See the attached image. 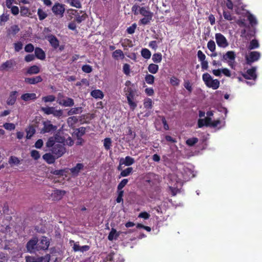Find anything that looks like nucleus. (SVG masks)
Instances as JSON below:
<instances>
[{
	"label": "nucleus",
	"mask_w": 262,
	"mask_h": 262,
	"mask_svg": "<svg viewBox=\"0 0 262 262\" xmlns=\"http://www.w3.org/2000/svg\"><path fill=\"white\" fill-rule=\"evenodd\" d=\"M82 70L86 73H90L92 71V68L89 64H85L82 67Z\"/></svg>",
	"instance_id": "obj_62"
},
{
	"label": "nucleus",
	"mask_w": 262,
	"mask_h": 262,
	"mask_svg": "<svg viewBox=\"0 0 262 262\" xmlns=\"http://www.w3.org/2000/svg\"><path fill=\"white\" fill-rule=\"evenodd\" d=\"M16 61L14 59H10L3 63L0 67L1 71H11L16 66Z\"/></svg>",
	"instance_id": "obj_12"
},
{
	"label": "nucleus",
	"mask_w": 262,
	"mask_h": 262,
	"mask_svg": "<svg viewBox=\"0 0 262 262\" xmlns=\"http://www.w3.org/2000/svg\"><path fill=\"white\" fill-rule=\"evenodd\" d=\"M190 169L188 168H184L181 172L182 178L184 181H188L191 178L194 177V175Z\"/></svg>",
	"instance_id": "obj_14"
},
{
	"label": "nucleus",
	"mask_w": 262,
	"mask_h": 262,
	"mask_svg": "<svg viewBox=\"0 0 262 262\" xmlns=\"http://www.w3.org/2000/svg\"><path fill=\"white\" fill-rule=\"evenodd\" d=\"M74 105V100L70 97H66L65 99H64L63 101L62 102V104H61V106H64V107H71L73 106Z\"/></svg>",
	"instance_id": "obj_26"
},
{
	"label": "nucleus",
	"mask_w": 262,
	"mask_h": 262,
	"mask_svg": "<svg viewBox=\"0 0 262 262\" xmlns=\"http://www.w3.org/2000/svg\"><path fill=\"white\" fill-rule=\"evenodd\" d=\"M86 132V128L84 127H80L76 128L75 130V134L76 136L77 139H79L80 137L83 136Z\"/></svg>",
	"instance_id": "obj_29"
},
{
	"label": "nucleus",
	"mask_w": 262,
	"mask_h": 262,
	"mask_svg": "<svg viewBox=\"0 0 262 262\" xmlns=\"http://www.w3.org/2000/svg\"><path fill=\"white\" fill-rule=\"evenodd\" d=\"M153 16H146L140 19L139 24L143 25H146L148 24L151 20Z\"/></svg>",
	"instance_id": "obj_43"
},
{
	"label": "nucleus",
	"mask_w": 262,
	"mask_h": 262,
	"mask_svg": "<svg viewBox=\"0 0 262 262\" xmlns=\"http://www.w3.org/2000/svg\"><path fill=\"white\" fill-rule=\"evenodd\" d=\"M35 56L38 59L44 60L46 58V54L43 50L39 48L36 47L35 48Z\"/></svg>",
	"instance_id": "obj_22"
},
{
	"label": "nucleus",
	"mask_w": 262,
	"mask_h": 262,
	"mask_svg": "<svg viewBox=\"0 0 262 262\" xmlns=\"http://www.w3.org/2000/svg\"><path fill=\"white\" fill-rule=\"evenodd\" d=\"M208 49L212 52L215 50L216 46L214 41L213 40H210L207 43Z\"/></svg>",
	"instance_id": "obj_50"
},
{
	"label": "nucleus",
	"mask_w": 262,
	"mask_h": 262,
	"mask_svg": "<svg viewBox=\"0 0 262 262\" xmlns=\"http://www.w3.org/2000/svg\"><path fill=\"white\" fill-rule=\"evenodd\" d=\"M42 81V77L40 76H37L31 78H26L25 82L30 84H35Z\"/></svg>",
	"instance_id": "obj_20"
},
{
	"label": "nucleus",
	"mask_w": 262,
	"mask_h": 262,
	"mask_svg": "<svg viewBox=\"0 0 262 262\" xmlns=\"http://www.w3.org/2000/svg\"><path fill=\"white\" fill-rule=\"evenodd\" d=\"M71 11L73 12L72 14L75 16L74 21L78 24L81 23L88 17L86 13L83 12L82 11L78 12V10L73 9H72Z\"/></svg>",
	"instance_id": "obj_9"
},
{
	"label": "nucleus",
	"mask_w": 262,
	"mask_h": 262,
	"mask_svg": "<svg viewBox=\"0 0 262 262\" xmlns=\"http://www.w3.org/2000/svg\"><path fill=\"white\" fill-rule=\"evenodd\" d=\"M141 54L146 59H149L151 55L150 51L146 48H143L141 50Z\"/></svg>",
	"instance_id": "obj_37"
},
{
	"label": "nucleus",
	"mask_w": 262,
	"mask_h": 262,
	"mask_svg": "<svg viewBox=\"0 0 262 262\" xmlns=\"http://www.w3.org/2000/svg\"><path fill=\"white\" fill-rule=\"evenodd\" d=\"M236 58V54L233 51H230L226 52L223 56V59L227 61L228 65L232 68H234V62Z\"/></svg>",
	"instance_id": "obj_6"
},
{
	"label": "nucleus",
	"mask_w": 262,
	"mask_h": 262,
	"mask_svg": "<svg viewBox=\"0 0 262 262\" xmlns=\"http://www.w3.org/2000/svg\"><path fill=\"white\" fill-rule=\"evenodd\" d=\"M36 95L35 93H25L21 96V99L25 101L34 100L36 99Z\"/></svg>",
	"instance_id": "obj_24"
},
{
	"label": "nucleus",
	"mask_w": 262,
	"mask_h": 262,
	"mask_svg": "<svg viewBox=\"0 0 262 262\" xmlns=\"http://www.w3.org/2000/svg\"><path fill=\"white\" fill-rule=\"evenodd\" d=\"M183 85L189 93L192 92V84L188 80H184Z\"/></svg>",
	"instance_id": "obj_41"
},
{
	"label": "nucleus",
	"mask_w": 262,
	"mask_h": 262,
	"mask_svg": "<svg viewBox=\"0 0 262 262\" xmlns=\"http://www.w3.org/2000/svg\"><path fill=\"white\" fill-rule=\"evenodd\" d=\"M66 96L63 93H59L57 94V102L61 105L64 99L66 98Z\"/></svg>",
	"instance_id": "obj_54"
},
{
	"label": "nucleus",
	"mask_w": 262,
	"mask_h": 262,
	"mask_svg": "<svg viewBox=\"0 0 262 262\" xmlns=\"http://www.w3.org/2000/svg\"><path fill=\"white\" fill-rule=\"evenodd\" d=\"M47 39L52 47L54 49H56L59 47V41L55 35L52 34L49 35L47 36Z\"/></svg>",
	"instance_id": "obj_15"
},
{
	"label": "nucleus",
	"mask_w": 262,
	"mask_h": 262,
	"mask_svg": "<svg viewBox=\"0 0 262 262\" xmlns=\"http://www.w3.org/2000/svg\"><path fill=\"white\" fill-rule=\"evenodd\" d=\"M42 158L49 164H53L57 159L51 152L46 153L42 156Z\"/></svg>",
	"instance_id": "obj_18"
},
{
	"label": "nucleus",
	"mask_w": 262,
	"mask_h": 262,
	"mask_svg": "<svg viewBox=\"0 0 262 262\" xmlns=\"http://www.w3.org/2000/svg\"><path fill=\"white\" fill-rule=\"evenodd\" d=\"M55 142V138L53 137H51L48 139L47 142L46 143V146L48 148H53L56 144Z\"/></svg>",
	"instance_id": "obj_35"
},
{
	"label": "nucleus",
	"mask_w": 262,
	"mask_h": 262,
	"mask_svg": "<svg viewBox=\"0 0 262 262\" xmlns=\"http://www.w3.org/2000/svg\"><path fill=\"white\" fill-rule=\"evenodd\" d=\"M50 151L57 159H58L65 154L66 149L64 145L57 143L54 146V148H51Z\"/></svg>",
	"instance_id": "obj_4"
},
{
	"label": "nucleus",
	"mask_w": 262,
	"mask_h": 262,
	"mask_svg": "<svg viewBox=\"0 0 262 262\" xmlns=\"http://www.w3.org/2000/svg\"><path fill=\"white\" fill-rule=\"evenodd\" d=\"M31 156L34 160H37L40 158V155L38 151L34 149L31 151Z\"/></svg>",
	"instance_id": "obj_61"
},
{
	"label": "nucleus",
	"mask_w": 262,
	"mask_h": 262,
	"mask_svg": "<svg viewBox=\"0 0 262 262\" xmlns=\"http://www.w3.org/2000/svg\"><path fill=\"white\" fill-rule=\"evenodd\" d=\"M128 182V180L127 179H123L118 185L117 189H122L125 187V186L127 184Z\"/></svg>",
	"instance_id": "obj_57"
},
{
	"label": "nucleus",
	"mask_w": 262,
	"mask_h": 262,
	"mask_svg": "<svg viewBox=\"0 0 262 262\" xmlns=\"http://www.w3.org/2000/svg\"><path fill=\"white\" fill-rule=\"evenodd\" d=\"M202 79L208 88H212L213 90H216L220 86V81L217 79H213L211 75L208 73L203 74Z\"/></svg>",
	"instance_id": "obj_2"
},
{
	"label": "nucleus",
	"mask_w": 262,
	"mask_h": 262,
	"mask_svg": "<svg viewBox=\"0 0 262 262\" xmlns=\"http://www.w3.org/2000/svg\"><path fill=\"white\" fill-rule=\"evenodd\" d=\"M42 124L43 127L40 129V134L48 133L55 131L57 129V126L51 124L50 121H43Z\"/></svg>",
	"instance_id": "obj_8"
},
{
	"label": "nucleus",
	"mask_w": 262,
	"mask_h": 262,
	"mask_svg": "<svg viewBox=\"0 0 262 262\" xmlns=\"http://www.w3.org/2000/svg\"><path fill=\"white\" fill-rule=\"evenodd\" d=\"M16 100V92H12L8 98L7 103L8 105H13L15 103Z\"/></svg>",
	"instance_id": "obj_28"
},
{
	"label": "nucleus",
	"mask_w": 262,
	"mask_h": 262,
	"mask_svg": "<svg viewBox=\"0 0 262 262\" xmlns=\"http://www.w3.org/2000/svg\"><path fill=\"white\" fill-rule=\"evenodd\" d=\"M146 82L149 84H152L155 81V77L151 74H147L145 77Z\"/></svg>",
	"instance_id": "obj_47"
},
{
	"label": "nucleus",
	"mask_w": 262,
	"mask_h": 262,
	"mask_svg": "<svg viewBox=\"0 0 262 262\" xmlns=\"http://www.w3.org/2000/svg\"><path fill=\"white\" fill-rule=\"evenodd\" d=\"M215 40L217 46L220 47L225 48L228 46V42L226 37L221 33H216Z\"/></svg>",
	"instance_id": "obj_10"
},
{
	"label": "nucleus",
	"mask_w": 262,
	"mask_h": 262,
	"mask_svg": "<svg viewBox=\"0 0 262 262\" xmlns=\"http://www.w3.org/2000/svg\"><path fill=\"white\" fill-rule=\"evenodd\" d=\"M140 14L143 16H153L154 14L151 11L146 10L145 7H142L140 8L139 10Z\"/></svg>",
	"instance_id": "obj_32"
},
{
	"label": "nucleus",
	"mask_w": 262,
	"mask_h": 262,
	"mask_svg": "<svg viewBox=\"0 0 262 262\" xmlns=\"http://www.w3.org/2000/svg\"><path fill=\"white\" fill-rule=\"evenodd\" d=\"M82 112V108L81 107H74L71 108L67 113L68 116H72L75 114H79Z\"/></svg>",
	"instance_id": "obj_31"
},
{
	"label": "nucleus",
	"mask_w": 262,
	"mask_h": 262,
	"mask_svg": "<svg viewBox=\"0 0 262 262\" xmlns=\"http://www.w3.org/2000/svg\"><path fill=\"white\" fill-rule=\"evenodd\" d=\"M39 72V68L36 65H33L32 66L30 67L29 68H28L27 70V74L30 75L36 74H38Z\"/></svg>",
	"instance_id": "obj_27"
},
{
	"label": "nucleus",
	"mask_w": 262,
	"mask_h": 262,
	"mask_svg": "<svg viewBox=\"0 0 262 262\" xmlns=\"http://www.w3.org/2000/svg\"><path fill=\"white\" fill-rule=\"evenodd\" d=\"M42 99L45 102H52L55 100V97L54 95H50L43 97Z\"/></svg>",
	"instance_id": "obj_52"
},
{
	"label": "nucleus",
	"mask_w": 262,
	"mask_h": 262,
	"mask_svg": "<svg viewBox=\"0 0 262 262\" xmlns=\"http://www.w3.org/2000/svg\"><path fill=\"white\" fill-rule=\"evenodd\" d=\"M198 139L196 137L189 138L186 141V143L189 146H192L198 142Z\"/></svg>",
	"instance_id": "obj_48"
},
{
	"label": "nucleus",
	"mask_w": 262,
	"mask_h": 262,
	"mask_svg": "<svg viewBox=\"0 0 262 262\" xmlns=\"http://www.w3.org/2000/svg\"><path fill=\"white\" fill-rule=\"evenodd\" d=\"M256 70V67H253L252 68L248 69L246 73L242 74V76L246 79L255 80L257 78Z\"/></svg>",
	"instance_id": "obj_13"
},
{
	"label": "nucleus",
	"mask_w": 262,
	"mask_h": 262,
	"mask_svg": "<svg viewBox=\"0 0 262 262\" xmlns=\"http://www.w3.org/2000/svg\"><path fill=\"white\" fill-rule=\"evenodd\" d=\"M37 14L40 20H42L45 19L48 15L47 13L43 11L41 9L39 8L37 10Z\"/></svg>",
	"instance_id": "obj_46"
},
{
	"label": "nucleus",
	"mask_w": 262,
	"mask_h": 262,
	"mask_svg": "<svg viewBox=\"0 0 262 262\" xmlns=\"http://www.w3.org/2000/svg\"><path fill=\"white\" fill-rule=\"evenodd\" d=\"M104 147L106 150H108L112 146V140L110 138H106L104 139Z\"/></svg>",
	"instance_id": "obj_49"
},
{
	"label": "nucleus",
	"mask_w": 262,
	"mask_h": 262,
	"mask_svg": "<svg viewBox=\"0 0 262 262\" xmlns=\"http://www.w3.org/2000/svg\"><path fill=\"white\" fill-rule=\"evenodd\" d=\"M50 245V242L45 236H42L40 240L37 243L36 245V250H45L48 249Z\"/></svg>",
	"instance_id": "obj_11"
},
{
	"label": "nucleus",
	"mask_w": 262,
	"mask_h": 262,
	"mask_svg": "<svg viewBox=\"0 0 262 262\" xmlns=\"http://www.w3.org/2000/svg\"><path fill=\"white\" fill-rule=\"evenodd\" d=\"M145 108H151L152 107V101L150 98H146L143 103Z\"/></svg>",
	"instance_id": "obj_51"
},
{
	"label": "nucleus",
	"mask_w": 262,
	"mask_h": 262,
	"mask_svg": "<svg viewBox=\"0 0 262 262\" xmlns=\"http://www.w3.org/2000/svg\"><path fill=\"white\" fill-rule=\"evenodd\" d=\"M224 18L227 20H232L234 19V16H232L231 12L227 10H224L223 13Z\"/></svg>",
	"instance_id": "obj_45"
},
{
	"label": "nucleus",
	"mask_w": 262,
	"mask_h": 262,
	"mask_svg": "<svg viewBox=\"0 0 262 262\" xmlns=\"http://www.w3.org/2000/svg\"><path fill=\"white\" fill-rule=\"evenodd\" d=\"M91 96L95 98L102 99L104 95L103 92L100 90H93L91 93Z\"/></svg>",
	"instance_id": "obj_30"
},
{
	"label": "nucleus",
	"mask_w": 262,
	"mask_h": 262,
	"mask_svg": "<svg viewBox=\"0 0 262 262\" xmlns=\"http://www.w3.org/2000/svg\"><path fill=\"white\" fill-rule=\"evenodd\" d=\"M40 122L38 121L37 119L33 120L32 122L26 128L25 132L26 133V138L27 139H31L35 134L36 130H40L39 127Z\"/></svg>",
	"instance_id": "obj_3"
},
{
	"label": "nucleus",
	"mask_w": 262,
	"mask_h": 262,
	"mask_svg": "<svg viewBox=\"0 0 262 262\" xmlns=\"http://www.w3.org/2000/svg\"><path fill=\"white\" fill-rule=\"evenodd\" d=\"M197 55L199 61H200L201 62L206 60V55L203 53V52L202 51L199 50L197 53Z\"/></svg>",
	"instance_id": "obj_64"
},
{
	"label": "nucleus",
	"mask_w": 262,
	"mask_h": 262,
	"mask_svg": "<svg viewBox=\"0 0 262 262\" xmlns=\"http://www.w3.org/2000/svg\"><path fill=\"white\" fill-rule=\"evenodd\" d=\"M152 60L155 63H160L162 60V55L161 53H157L153 54Z\"/></svg>",
	"instance_id": "obj_38"
},
{
	"label": "nucleus",
	"mask_w": 262,
	"mask_h": 262,
	"mask_svg": "<svg viewBox=\"0 0 262 262\" xmlns=\"http://www.w3.org/2000/svg\"><path fill=\"white\" fill-rule=\"evenodd\" d=\"M78 121V119L77 116H71L68 118V123L69 124L73 125L77 123Z\"/></svg>",
	"instance_id": "obj_55"
},
{
	"label": "nucleus",
	"mask_w": 262,
	"mask_h": 262,
	"mask_svg": "<svg viewBox=\"0 0 262 262\" xmlns=\"http://www.w3.org/2000/svg\"><path fill=\"white\" fill-rule=\"evenodd\" d=\"M9 15L7 13H4L0 16V25H3L8 20Z\"/></svg>",
	"instance_id": "obj_58"
},
{
	"label": "nucleus",
	"mask_w": 262,
	"mask_h": 262,
	"mask_svg": "<svg viewBox=\"0 0 262 262\" xmlns=\"http://www.w3.org/2000/svg\"><path fill=\"white\" fill-rule=\"evenodd\" d=\"M180 83V80L174 76L170 78V83L173 86H178Z\"/></svg>",
	"instance_id": "obj_42"
},
{
	"label": "nucleus",
	"mask_w": 262,
	"mask_h": 262,
	"mask_svg": "<svg viewBox=\"0 0 262 262\" xmlns=\"http://www.w3.org/2000/svg\"><path fill=\"white\" fill-rule=\"evenodd\" d=\"M67 2L73 7L77 8H81L82 6L79 0H67Z\"/></svg>",
	"instance_id": "obj_40"
},
{
	"label": "nucleus",
	"mask_w": 262,
	"mask_h": 262,
	"mask_svg": "<svg viewBox=\"0 0 262 262\" xmlns=\"http://www.w3.org/2000/svg\"><path fill=\"white\" fill-rule=\"evenodd\" d=\"M119 235L120 232H118L115 229L112 228L108 235L107 238L109 241H112L114 239H117Z\"/></svg>",
	"instance_id": "obj_25"
},
{
	"label": "nucleus",
	"mask_w": 262,
	"mask_h": 262,
	"mask_svg": "<svg viewBox=\"0 0 262 262\" xmlns=\"http://www.w3.org/2000/svg\"><path fill=\"white\" fill-rule=\"evenodd\" d=\"M137 28V25L136 23H134L132 26L129 27L126 29V32L129 34H133L134 33L135 30Z\"/></svg>",
	"instance_id": "obj_59"
},
{
	"label": "nucleus",
	"mask_w": 262,
	"mask_h": 262,
	"mask_svg": "<svg viewBox=\"0 0 262 262\" xmlns=\"http://www.w3.org/2000/svg\"><path fill=\"white\" fill-rule=\"evenodd\" d=\"M66 193V191L65 190L56 189L52 194V196L54 200L59 201L62 199Z\"/></svg>",
	"instance_id": "obj_17"
},
{
	"label": "nucleus",
	"mask_w": 262,
	"mask_h": 262,
	"mask_svg": "<svg viewBox=\"0 0 262 262\" xmlns=\"http://www.w3.org/2000/svg\"><path fill=\"white\" fill-rule=\"evenodd\" d=\"M112 57L116 60L119 59H123L125 57L123 51L120 49H118L114 51L112 53Z\"/></svg>",
	"instance_id": "obj_23"
},
{
	"label": "nucleus",
	"mask_w": 262,
	"mask_h": 262,
	"mask_svg": "<svg viewBox=\"0 0 262 262\" xmlns=\"http://www.w3.org/2000/svg\"><path fill=\"white\" fill-rule=\"evenodd\" d=\"M133 168L127 167V168L125 169L124 170H123L121 171L120 176L119 177V178H121V177H125L129 176L132 172H133Z\"/></svg>",
	"instance_id": "obj_36"
},
{
	"label": "nucleus",
	"mask_w": 262,
	"mask_h": 262,
	"mask_svg": "<svg viewBox=\"0 0 262 262\" xmlns=\"http://www.w3.org/2000/svg\"><path fill=\"white\" fill-rule=\"evenodd\" d=\"M84 165L82 163H77L75 166L70 169L72 174L74 176H77L80 171L83 169Z\"/></svg>",
	"instance_id": "obj_21"
},
{
	"label": "nucleus",
	"mask_w": 262,
	"mask_h": 262,
	"mask_svg": "<svg viewBox=\"0 0 262 262\" xmlns=\"http://www.w3.org/2000/svg\"><path fill=\"white\" fill-rule=\"evenodd\" d=\"M65 9V5L59 3H55L52 8L54 14L60 18L63 16Z\"/></svg>",
	"instance_id": "obj_5"
},
{
	"label": "nucleus",
	"mask_w": 262,
	"mask_h": 262,
	"mask_svg": "<svg viewBox=\"0 0 262 262\" xmlns=\"http://www.w3.org/2000/svg\"><path fill=\"white\" fill-rule=\"evenodd\" d=\"M3 126L6 129L10 131L14 130L15 128V125L11 123H6Z\"/></svg>",
	"instance_id": "obj_56"
},
{
	"label": "nucleus",
	"mask_w": 262,
	"mask_h": 262,
	"mask_svg": "<svg viewBox=\"0 0 262 262\" xmlns=\"http://www.w3.org/2000/svg\"><path fill=\"white\" fill-rule=\"evenodd\" d=\"M20 14L24 16H31V13L29 11V9L26 7H20Z\"/></svg>",
	"instance_id": "obj_39"
},
{
	"label": "nucleus",
	"mask_w": 262,
	"mask_h": 262,
	"mask_svg": "<svg viewBox=\"0 0 262 262\" xmlns=\"http://www.w3.org/2000/svg\"><path fill=\"white\" fill-rule=\"evenodd\" d=\"M15 0H6V6L8 8L11 9V12L14 15H16V7L12 6V4Z\"/></svg>",
	"instance_id": "obj_33"
},
{
	"label": "nucleus",
	"mask_w": 262,
	"mask_h": 262,
	"mask_svg": "<svg viewBox=\"0 0 262 262\" xmlns=\"http://www.w3.org/2000/svg\"><path fill=\"white\" fill-rule=\"evenodd\" d=\"M54 108V107L47 106L45 107H41V110L47 115H51L53 113Z\"/></svg>",
	"instance_id": "obj_53"
},
{
	"label": "nucleus",
	"mask_w": 262,
	"mask_h": 262,
	"mask_svg": "<svg viewBox=\"0 0 262 262\" xmlns=\"http://www.w3.org/2000/svg\"><path fill=\"white\" fill-rule=\"evenodd\" d=\"M148 70L150 73L155 74L158 72L159 66L155 63H150L148 67Z\"/></svg>",
	"instance_id": "obj_34"
},
{
	"label": "nucleus",
	"mask_w": 262,
	"mask_h": 262,
	"mask_svg": "<svg viewBox=\"0 0 262 262\" xmlns=\"http://www.w3.org/2000/svg\"><path fill=\"white\" fill-rule=\"evenodd\" d=\"M16 33V25L12 26L8 31V34L10 36H14Z\"/></svg>",
	"instance_id": "obj_63"
},
{
	"label": "nucleus",
	"mask_w": 262,
	"mask_h": 262,
	"mask_svg": "<svg viewBox=\"0 0 262 262\" xmlns=\"http://www.w3.org/2000/svg\"><path fill=\"white\" fill-rule=\"evenodd\" d=\"M38 243V239L36 237L33 238L30 240L27 244V249L28 251L32 252L34 250H36V245Z\"/></svg>",
	"instance_id": "obj_16"
},
{
	"label": "nucleus",
	"mask_w": 262,
	"mask_h": 262,
	"mask_svg": "<svg viewBox=\"0 0 262 262\" xmlns=\"http://www.w3.org/2000/svg\"><path fill=\"white\" fill-rule=\"evenodd\" d=\"M121 45L123 47H133L132 41L129 39L125 38V39H124L123 42H122Z\"/></svg>",
	"instance_id": "obj_60"
},
{
	"label": "nucleus",
	"mask_w": 262,
	"mask_h": 262,
	"mask_svg": "<svg viewBox=\"0 0 262 262\" xmlns=\"http://www.w3.org/2000/svg\"><path fill=\"white\" fill-rule=\"evenodd\" d=\"M260 57V53L257 51H252L246 56V63L251 65L253 62L257 61Z\"/></svg>",
	"instance_id": "obj_7"
},
{
	"label": "nucleus",
	"mask_w": 262,
	"mask_h": 262,
	"mask_svg": "<svg viewBox=\"0 0 262 262\" xmlns=\"http://www.w3.org/2000/svg\"><path fill=\"white\" fill-rule=\"evenodd\" d=\"M135 163V160L130 156H126L124 159L121 158L120 160V165H124L125 166H130Z\"/></svg>",
	"instance_id": "obj_19"
},
{
	"label": "nucleus",
	"mask_w": 262,
	"mask_h": 262,
	"mask_svg": "<svg viewBox=\"0 0 262 262\" xmlns=\"http://www.w3.org/2000/svg\"><path fill=\"white\" fill-rule=\"evenodd\" d=\"M259 46V43L256 39H252L250 42L248 47L250 50H253L258 48Z\"/></svg>",
	"instance_id": "obj_44"
},
{
	"label": "nucleus",
	"mask_w": 262,
	"mask_h": 262,
	"mask_svg": "<svg viewBox=\"0 0 262 262\" xmlns=\"http://www.w3.org/2000/svg\"><path fill=\"white\" fill-rule=\"evenodd\" d=\"M124 92L127 98L128 104L130 108L134 111L137 106V103L134 101L135 90L131 87L124 88Z\"/></svg>",
	"instance_id": "obj_1"
}]
</instances>
